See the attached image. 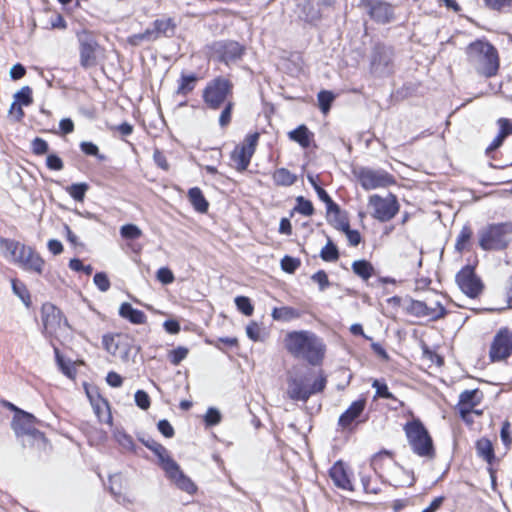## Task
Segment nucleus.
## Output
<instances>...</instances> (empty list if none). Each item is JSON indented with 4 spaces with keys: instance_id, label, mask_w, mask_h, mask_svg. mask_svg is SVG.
<instances>
[{
    "instance_id": "f257e3e1",
    "label": "nucleus",
    "mask_w": 512,
    "mask_h": 512,
    "mask_svg": "<svg viewBox=\"0 0 512 512\" xmlns=\"http://www.w3.org/2000/svg\"><path fill=\"white\" fill-rule=\"evenodd\" d=\"M201 98L209 110H221L218 124L226 129L232 122L236 106L234 101V83L228 76L218 75L210 79L201 91Z\"/></svg>"
},
{
    "instance_id": "f03ea898",
    "label": "nucleus",
    "mask_w": 512,
    "mask_h": 512,
    "mask_svg": "<svg viewBox=\"0 0 512 512\" xmlns=\"http://www.w3.org/2000/svg\"><path fill=\"white\" fill-rule=\"evenodd\" d=\"M283 345L292 358L311 366H320L324 361L326 345L323 339L312 331H289L284 336Z\"/></svg>"
},
{
    "instance_id": "7ed1b4c3",
    "label": "nucleus",
    "mask_w": 512,
    "mask_h": 512,
    "mask_svg": "<svg viewBox=\"0 0 512 512\" xmlns=\"http://www.w3.org/2000/svg\"><path fill=\"white\" fill-rule=\"evenodd\" d=\"M467 62L476 73L486 79L498 75L500 55L497 48L486 38L476 39L465 48Z\"/></svg>"
},
{
    "instance_id": "20e7f679",
    "label": "nucleus",
    "mask_w": 512,
    "mask_h": 512,
    "mask_svg": "<svg viewBox=\"0 0 512 512\" xmlns=\"http://www.w3.org/2000/svg\"><path fill=\"white\" fill-rule=\"evenodd\" d=\"M0 248L5 257H9L14 264L25 271L39 275L43 273L45 261L34 247L14 239L0 237Z\"/></svg>"
},
{
    "instance_id": "39448f33",
    "label": "nucleus",
    "mask_w": 512,
    "mask_h": 512,
    "mask_svg": "<svg viewBox=\"0 0 512 512\" xmlns=\"http://www.w3.org/2000/svg\"><path fill=\"white\" fill-rule=\"evenodd\" d=\"M403 430L414 454L427 459L436 456L433 439L419 418L408 421Z\"/></svg>"
},
{
    "instance_id": "423d86ee",
    "label": "nucleus",
    "mask_w": 512,
    "mask_h": 512,
    "mask_svg": "<svg viewBox=\"0 0 512 512\" xmlns=\"http://www.w3.org/2000/svg\"><path fill=\"white\" fill-rule=\"evenodd\" d=\"M370 467L381 480L395 487L403 484L397 478V473L403 471V467L396 461V453L392 450L382 449L374 453L370 458Z\"/></svg>"
},
{
    "instance_id": "0eeeda50",
    "label": "nucleus",
    "mask_w": 512,
    "mask_h": 512,
    "mask_svg": "<svg viewBox=\"0 0 512 512\" xmlns=\"http://www.w3.org/2000/svg\"><path fill=\"white\" fill-rule=\"evenodd\" d=\"M483 400L484 393L479 388L466 389L459 394L454 411L467 427L474 425L475 417L482 418L484 415V409L480 407Z\"/></svg>"
},
{
    "instance_id": "6e6552de",
    "label": "nucleus",
    "mask_w": 512,
    "mask_h": 512,
    "mask_svg": "<svg viewBox=\"0 0 512 512\" xmlns=\"http://www.w3.org/2000/svg\"><path fill=\"white\" fill-rule=\"evenodd\" d=\"M511 234V223L488 224L478 233V245L484 251H502L509 246Z\"/></svg>"
},
{
    "instance_id": "1a4fd4ad",
    "label": "nucleus",
    "mask_w": 512,
    "mask_h": 512,
    "mask_svg": "<svg viewBox=\"0 0 512 512\" xmlns=\"http://www.w3.org/2000/svg\"><path fill=\"white\" fill-rule=\"evenodd\" d=\"M353 175L366 191L386 189L397 184L396 178L384 169L359 167L353 170Z\"/></svg>"
},
{
    "instance_id": "9d476101",
    "label": "nucleus",
    "mask_w": 512,
    "mask_h": 512,
    "mask_svg": "<svg viewBox=\"0 0 512 512\" xmlns=\"http://www.w3.org/2000/svg\"><path fill=\"white\" fill-rule=\"evenodd\" d=\"M440 295L435 294L434 298H426L424 300H411L407 313L417 318H425L428 321H438L445 318L448 310L439 299Z\"/></svg>"
},
{
    "instance_id": "9b49d317",
    "label": "nucleus",
    "mask_w": 512,
    "mask_h": 512,
    "mask_svg": "<svg viewBox=\"0 0 512 512\" xmlns=\"http://www.w3.org/2000/svg\"><path fill=\"white\" fill-rule=\"evenodd\" d=\"M368 206L372 209L371 216L382 223L391 221L400 211V203L394 193L386 196L372 194L368 197Z\"/></svg>"
},
{
    "instance_id": "f8f14e48",
    "label": "nucleus",
    "mask_w": 512,
    "mask_h": 512,
    "mask_svg": "<svg viewBox=\"0 0 512 512\" xmlns=\"http://www.w3.org/2000/svg\"><path fill=\"white\" fill-rule=\"evenodd\" d=\"M260 139V133L255 131L248 133L242 142L237 144L230 153L231 166L237 172H244L247 170L251 163V159L255 154L258 142Z\"/></svg>"
},
{
    "instance_id": "ddd939ff",
    "label": "nucleus",
    "mask_w": 512,
    "mask_h": 512,
    "mask_svg": "<svg viewBox=\"0 0 512 512\" xmlns=\"http://www.w3.org/2000/svg\"><path fill=\"white\" fill-rule=\"evenodd\" d=\"M134 338L128 333H106L102 336L104 350L123 362H128L133 350Z\"/></svg>"
},
{
    "instance_id": "4468645a",
    "label": "nucleus",
    "mask_w": 512,
    "mask_h": 512,
    "mask_svg": "<svg viewBox=\"0 0 512 512\" xmlns=\"http://www.w3.org/2000/svg\"><path fill=\"white\" fill-rule=\"evenodd\" d=\"M79 43V62L82 68L88 69L98 64V54L101 46L98 43L94 32L82 29L76 32Z\"/></svg>"
},
{
    "instance_id": "2eb2a0df",
    "label": "nucleus",
    "mask_w": 512,
    "mask_h": 512,
    "mask_svg": "<svg viewBox=\"0 0 512 512\" xmlns=\"http://www.w3.org/2000/svg\"><path fill=\"white\" fill-rule=\"evenodd\" d=\"M211 57L227 66L241 60L246 52V47L235 40H219L209 46Z\"/></svg>"
},
{
    "instance_id": "dca6fc26",
    "label": "nucleus",
    "mask_w": 512,
    "mask_h": 512,
    "mask_svg": "<svg viewBox=\"0 0 512 512\" xmlns=\"http://www.w3.org/2000/svg\"><path fill=\"white\" fill-rule=\"evenodd\" d=\"M37 418L26 411L14 415L11 422V427L17 437H29L33 441L43 444L47 443L45 434L37 429Z\"/></svg>"
},
{
    "instance_id": "f3484780",
    "label": "nucleus",
    "mask_w": 512,
    "mask_h": 512,
    "mask_svg": "<svg viewBox=\"0 0 512 512\" xmlns=\"http://www.w3.org/2000/svg\"><path fill=\"white\" fill-rule=\"evenodd\" d=\"M488 355L492 363L507 361L512 357V330L509 327L504 326L496 331Z\"/></svg>"
},
{
    "instance_id": "a211bd4d",
    "label": "nucleus",
    "mask_w": 512,
    "mask_h": 512,
    "mask_svg": "<svg viewBox=\"0 0 512 512\" xmlns=\"http://www.w3.org/2000/svg\"><path fill=\"white\" fill-rule=\"evenodd\" d=\"M476 265L477 262L463 266L455 276L459 289L471 299L478 298L484 290V283L475 272Z\"/></svg>"
},
{
    "instance_id": "6ab92c4d",
    "label": "nucleus",
    "mask_w": 512,
    "mask_h": 512,
    "mask_svg": "<svg viewBox=\"0 0 512 512\" xmlns=\"http://www.w3.org/2000/svg\"><path fill=\"white\" fill-rule=\"evenodd\" d=\"M367 405V397L361 394L349 407L339 416L338 426L343 431H353L359 424L365 423L367 418H361Z\"/></svg>"
},
{
    "instance_id": "aec40b11",
    "label": "nucleus",
    "mask_w": 512,
    "mask_h": 512,
    "mask_svg": "<svg viewBox=\"0 0 512 512\" xmlns=\"http://www.w3.org/2000/svg\"><path fill=\"white\" fill-rule=\"evenodd\" d=\"M41 320L43 335L51 344L54 343V339H57V330L61 325V310L52 303H44L41 307Z\"/></svg>"
},
{
    "instance_id": "412c9836",
    "label": "nucleus",
    "mask_w": 512,
    "mask_h": 512,
    "mask_svg": "<svg viewBox=\"0 0 512 512\" xmlns=\"http://www.w3.org/2000/svg\"><path fill=\"white\" fill-rule=\"evenodd\" d=\"M474 449L477 458L487 465L490 476L494 478L500 459L496 455L493 441L487 436H482L475 441Z\"/></svg>"
},
{
    "instance_id": "4be33fe9",
    "label": "nucleus",
    "mask_w": 512,
    "mask_h": 512,
    "mask_svg": "<svg viewBox=\"0 0 512 512\" xmlns=\"http://www.w3.org/2000/svg\"><path fill=\"white\" fill-rule=\"evenodd\" d=\"M86 394L100 423L112 425L113 417L108 400L102 396L98 387L86 388Z\"/></svg>"
},
{
    "instance_id": "5701e85b",
    "label": "nucleus",
    "mask_w": 512,
    "mask_h": 512,
    "mask_svg": "<svg viewBox=\"0 0 512 512\" xmlns=\"http://www.w3.org/2000/svg\"><path fill=\"white\" fill-rule=\"evenodd\" d=\"M163 471L165 472L166 477L180 490L185 491L188 494H194L197 491L195 483L184 474L175 460L170 462Z\"/></svg>"
},
{
    "instance_id": "b1692460",
    "label": "nucleus",
    "mask_w": 512,
    "mask_h": 512,
    "mask_svg": "<svg viewBox=\"0 0 512 512\" xmlns=\"http://www.w3.org/2000/svg\"><path fill=\"white\" fill-rule=\"evenodd\" d=\"M329 476L333 481L334 485L339 489L346 491H354L351 473L344 461H336L329 469Z\"/></svg>"
},
{
    "instance_id": "393cba45",
    "label": "nucleus",
    "mask_w": 512,
    "mask_h": 512,
    "mask_svg": "<svg viewBox=\"0 0 512 512\" xmlns=\"http://www.w3.org/2000/svg\"><path fill=\"white\" fill-rule=\"evenodd\" d=\"M365 7L370 17L379 23H388L394 18V9L391 4L383 1L367 0Z\"/></svg>"
},
{
    "instance_id": "a878e982",
    "label": "nucleus",
    "mask_w": 512,
    "mask_h": 512,
    "mask_svg": "<svg viewBox=\"0 0 512 512\" xmlns=\"http://www.w3.org/2000/svg\"><path fill=\"white\" fill-rule=\"evenodd\" d=\"M153 28H150V32L154 40L161 37L171 38L175 35L177 23L172 17L158 18L153 22Z\"/></svg>"
},
{
    "instance_id": "bb28decb",
    "label": "nucleus",
    "mask_w": 512,
    "mask_h": 512,
    "mask_svg": "<svg viewBox=\"0 0 512 512\" xmlns=\"http://www.w3.org/2000/svg\"><path fill=\"white\" fill-rule=\"evenodd\" d=\"M287 137L290 141L297 143L302 149H308L312 145L315 146V135L305 124H301L289 131Z\"/></svg>"
},
{
    "instance_id": "cd10ccee",
    "label": "nucleus",
    "mask_w": 512,
    "mask_h": 512,
    "mask_svg": "<svg viewBox=\"0 0 512 512\" xmlns=\"http://www.w3.org/2000/svg\"><path fill=\"white\" fill-rule=\"evenodd\" d=\"M200 77L195 73L181 72L176 81L175 95L181 97H188L196 89Z\"/></svg>"
},
{
    "instance_id": "c85d7f7f",
    "label": "nucleus",
    "mask_w": 512,
    "mask_h": 512,
    "mask_svg": "<svg viewBox=\"0 0 512 512\" xmlns=\"http://www.w3.org/2000/svg\"><path fill=\"white\" fill-rule=\"evenodd\" d=\"M474 245V230L469 223H466L462 226L459 231L454 249L459 254H463L464 252H470Z\"/></svg>"
},
{
    "instance_id": "c756f323",
    "label": "nucleus",
    "mask_w": 512,
    "mask_h": 512,
    "mask_svg": "<svg viewBox=\"0 0 512 512\" xmlns=\"http://www.w3.org/2000/svg\"><path fill=\"white\" fill-rule=\"evenodd\" d=\"M309 387L302 379L291 377L288 379L287 394L291 400L294 401H307L312 391H308Z\"/></svg>"
},
{
    "instance_id": "7c9ffc66",
    "label": "nucleus",
    "mask_w": 512,
    "mask_h": 512,
    "mask_svg": "<svg viewBox=\"0 0 512 512\" xmlns=\"http://www.w3.org/2000/svg\"><path fill=\"white\" fill-rule=\"evenodd\" d=\"M119 316L134 325H143L147 322L146 314L140 310L134 308L130 303L123 302L119 307Z\"/></svg>"
},
{
    "instance_id": "2f4dec72",
    "label": "nucleus",
    "mask_w": 512,
    "mask_h": 512,
    "mask_svg": "<svg viewBox=\"0 0 512 512\" xmlns=\"http://www.w3.org/2000/svg\"><path fill=\"white\" fill-rule=\"evenodd\" d=\"M142 443L157 456L159 465L162 469L167 467L170 462L174 461L170 456L169 451L158 441L154 439H147L142 440Z\"/></svg>"
},
{
    "instance_id": "473e14b6",
    "label": "nucleus",
    "mask_w": 512,
    "mask_h": 512,
    "mask_svg": "<svg viewBox=\"0 0 512 512\" xmlns=\"http://www.w3.org/2000/svg\"><path fill=\"white\" fill-rule=\"evenodd\" d=\"M326 217L329 223L336 229H340L343 223H349V216L346 211H343L340 206L334 201L332 207H326Z\"/></svg>"
},
{
    "instance_id": "72a5a7b5",
    "label": "nucleus",
    "mask_w": 512,
    "mask_h": 512,
    "mask_svg": "<svg viewBox=\"0 0 512 512\" xmlns=\"http://www.w3.org/2000/svg\"><path fill=\"white\" fill-rule=\"evenodd\" d=\"M187 198L196 212L201 214L208 212L209 202L199 187L190 188L187 192Z\"/></svg>"
},
{
    "instance_id": "f704fd0d",
    "label": "nucleus",
    "mask_w": 512,
    "mask_h": 512,
    "mask_svg": "<svg viewBox=\"0 0 512 512\" xmlns=\"http://www.w3.org/2000/svg\"><path fill=\"white\" fill-rule=\"evenodd\" d=\"M271 177L274 185L278 187H289L297 182V175L284 167L275 169Z\"/></svg>"
},
{
    "instance_id": "c9c22d12",
    "label": "nucleus",
    "mask_w": 512,
    "mask_h": 512,
    "mask_svg": "<svg viewBox=\"0 0 512 512\" xmlns=\"http://www.w3.org/2000/svg\"><path fill=\"white\" fill-rule=\"evenodd\" d=\"M302 314V311L292 306H282L273 308L271 316L276 321L290 322L300 318Z\"/></svg>"
},
{
    "instance_id": "e433bc0d",
    "label": "nucleus",
    "mask_w": 512,
    "mask_h": 512,
    "mask_svg": "<svg viewBox=\"0 0 512 512\" xmlns=\"http://www.w3.org/2000/svg\"><path fill=\"white\" fill-rule=\"evenodd\" d=\"M391 54L392 52H389L383 44L375 45L371 55V66L387 67L391 63Z\"/></svg>"
},
{
    "instance_id": "4c0bfd02",
    "label": "nucleus",
    "mask_w": 512,
    "mask_h": 512,
    "mask_svg": "<svg viewBox=\"0 0 512 512\" xmlns=\"http://www.w3.org/2000/svg\"><path fill=\"white\" fill-rule=\"evenodd\" d=\"M351 267L353 273L363 281H368L375 274L374 266L365 259L354 261Z\"/></svg>"
},
{
    "instance_id": "58836bf2",
    "label": "nucleus",
    "mask_w": 512,
    "mask_h": 512,
    "mask_svg": "<svg viewBox=\"0 0 512 512\" xmlns=\"http://www.w3.org/2000/svg\"><path fill=\"white\" fill-rule=\"evenodd\" d=\"M372 387L375 388L374 400L377 399H388L398 403L400 408L405 406V403L399 400L393 393H391L388 389V386L385 382L379 381L378 379H374L372 382Z\"/></svg>"
},
{
    "instance_id": "ea45409f",
    "label": "nucleus",
    "mask_w": 512,
    "mask_h": 512,
    "mask_svg": "<svg viewBox=\"0 0 512 512\" xmlns=\"http://www.w3.org/2000/svg\"><path fill=\"white\" fill-rule=\"evenodd\" d=\"M52 347L54 350L55 360L57 362V365L59 366L61 372L67 376L70 379H75L77 370L73 363L70 361H65L63 356L60 353L59 348L55 345V343H52Z\"/></svg>"
},
{
    "instance_id": "a19ab883",
    "label": "nucleus",
    "mask_w": 512,
    "mask_h": 512,
    "mask_svg": "<svg viewBox=\"0 0 512 512\" xmlns=\"http://www.w3.org/2000/svg\"><path fill=\"white\" fill-rule=\"evenodd\" d=\"M90 186L86 182L73 183L65 188L69 196L77 202H83Z\"/></svg>"
},
{
    "instance_id": "79ce46f5",
    "label": "nucleus",
    "mask_w": 512,
    "mask_h": 512,
    "mask_svg": "<svg viewBox=\"0 0 512 512\" xmlns=\"http://www.w3.org/2000/svg\"><path fill=\"white\" fill-rule=\"evenodd\" d=\"M295 200H296V205L294 206V208L291 212V215L293 214V212H297L306 217H310V216L314 215L315 208H314L313 203L310 200L306 199L303 196H297Z\"/></svg>"
},
{
    "instance_id": "37998d69",
    "label": "nucleus",
    "mask_w": 512,
    "mask_h": 512,
    "mask_svg": "<svg viewBox=\"0 0 512 512\" xmlns=\"http://www.w3.org/2000/svg\"><path fill=\"white\" fill-rule=\"evenodd\" d=\"M320 257L325 262H336L339 260V250L330 237H328L326 245L321 249Z\"/></svg>"
},
{
    "instance_id": "c03bdc74",
    "label": "nucleus",
    "mask_w": 512,
    "mask_h": 512,
    "mask_svg": "<svg viewBox=\"0 0 512 512\" xmlns=\"http://www.w3.org/2000/svg\"><path fill=\"white\" fill-rule=\"evenodd\" d=\"M359 476L365 493L377 495L381 492V487L378 481L376 479H372L371 475L365 472H360Z\"/></svg>"
},
{
    "instance_id": "a18cd8bd",
    "label": "nucleus",
    "mask_w": 512,
    "mask_h": 512,
    "mask_svg": "<svg viewBox=\"0 0 512 512\" xmlns=\"http://www.w3.org/2000/svg\"><path fill=\"white\" fill-rule=\"evenodd\" d=\"M500 439L506 452L512 448V423L505 419L500 427Z\"/></svg>"
},
{
    "instance_id": "49530a36",
    "label": "nucleus",
    "mask_w": 512,
    "mask_h": 512,
    "mask_svg": "<svg viewBox=\"0 0 512 512\" xmlns=\"http://www.w3.org/2000/svg\"><path fill=\"white\" fill-rule=\"evenodd\" d=\"M317 100L319 109L323 114L326 115L332 107V103L335 100V95L329 90H321L317 94Z\"/></svg>"
},
{
    "instance_id": "de8ad7c7",
    "label": "nucleus",
    "mask_w": 512,
    "mask_h": 512,
    "mask_svg": "<svg viewBox=\"0 0 512 512\" xmlns=\"http://www.w3.org/2000/svg\"><path fill=\"white\" fill-rule=\"evenodd\" d=\"M13 292L26 304L29 305L31 302V295L27 286L18 279L11 280Z\"/></svg>"
},
{
    "instance_id": "09e8293b",
    "label": "nucleus",
    "mask_w": 512,
    "mask_h": 512,
    "mask_svg": "<svg viewBox=\"0 0 512 512\" xmlns=\"http://www.w3.org/2000/svg\"><path fill=\"white\" fill-rule=\"evenodd\" d=\"M189 354V349L184 346H178L167 353V358L173 366H178Z\"/></svg>"
},
{
    "instance_id": "8fccbe9b",
    "label": "nucleus",
    "mask_w": 512,
    "mask_h": 512,
    "mask_svg": "<svg viewBox=\"0 0 512 512\" xmlns=\"http://www.w3.org/2000/svg\"><path fill=\"white\" fill-rule=\"evenodd\" d=\"M338 231L343 232L348 240V244L350 246L356 247L358 246L362 241V236L358 230L351 229L350 222L349 223H343L342 227L338 229Z\"/></svg>"
},
{
    "instance_id": "3c124183",
    "label": "nucleus",
    "mask_w": 512,
    "mask_h": 512,
    "mask_svg": "<svg viewBox=\"0 0 512 512\" xmlns=\"http://www.w3.org/2000/svg\"><path fill=\"white\" fill-rule=\"evenodd\" d=\"M484 5L495 12L505 13L512 9V0H483Z\"/></svg>"
},
{
    "instance_id": "603ef678",
    "label": "nucleus",
    "mask_w": 512,
    "mask_h": 512,
    "mask_svg": "<svg viewBox=\"0 0 512 512\" xmlns=\"http://www.w3.org/2000/svg\"><path fill=\"white\" fill-rule=\"evenodd\" d=\"M120 235L125 240H136L142 237V230L135 224H125L120 228Z\"/></svg>"
},
{
    "instance_id": "864d4df0",
    "label": "nucleus",
    "mask_w": 512,
    "mask_h": 512,
    "mask_svg": "<svg viewBox=\"0 0 512 512\" xmlns=\"http://www.w3.org/2000/svg\"><path fill=\"white\" fill-rule=\"evenodd\" d=\"M281 269L289 274H293L300 266L301 260L289 255H285L280 262Z\"/></svg>"
},
{
    "instance_id": "5fc2aeb1",
    "label": "nucleus",
    "mask_w": 512,
    "mask_h": 512,
    "mask_svg": "<svg viewBox=\"0 0 512 512\" xmlns=\"http://www.w3.org/2000/svg\"><path fill=\"white\" fill-rule=\"evenodd\" d=\"M237 309L245 316H251L254 312V306L250 298L246 296H237L234 300Z\"/></svg>"
},
{
    "instance_id": "6e6d98bb",
    "label": "nucleus",
    "mask_w": 512,
    "mask_h": 512,
    "mask_svg": "<svg viewBox=\"0 0 512 512\" xmlns=\"http://www.w3.org/2000/svg\"><path fill=\"white\" fill-rule=\"evenodd\" d=\"M127 43L131 46H139L145 41H155L152 33L150 32V28L146 29L142 33L133 34L127 37Z\"/></svg>"
},
{
    "instance_id": "4d7b16f0",
    "label": "nucleus",
    "mask_w": 512,
    "mask_h": 512,
    "mask_svg": "<svg viewBox=\"0 0 512 512\" xmlns=\"http://www.w3.org/2000/svg\"><path fill=\"white\" fill-rule=\"evenodd\" d=\"M15 101L20 105L29 106L33 102L32 90L29 86L22 87L15 94Z\"/></svg>"
},
{
    "instance_id": "13d9d810",
    "label": "nucleus",
    "mask_w": 512,
    "mask_h": 512,
    "mask_svg": "<svg viewBox=\"0 0 512 512\" xmlns=\"http://www.w3.org/2000/svg\"><path fill=\"white\" fill-rule=\"evenodd\" d=\"M32 153L36 156H42L49 150V145L46 140L40 137H35L31 142Z\"/></svg>"
},
{
    "instance_id": "bf43d9fd",
    "label": "nucleus",
    "mask_w": 512,
    "mask_h": 512,
    "mask_svg": "<svg viewBox=\"0 0 512 512\" xmlns=\"http://www.w3.org/2000/svg\"><path fill=\"white\" fill-rule=\"evenodd\" d=\"M93 281L97 288L102 291L106 292L110 289L111 283L106 273L104 272H97L94 275Z\"/></svg>"
},
{
    "instance_id": "052dcab7",
    "label": "nucleus",
    "mask_w": 512,
    "mask_h": 512,
    "mask_svg": "<svg viewBox=\"0 0 512 512\" xmlns=\"http://www.w3.org/2000/svg\"><path fill=\"white\" fill-rule=\"evenodd\" d=\"M136 405L142 410H147L151 405V400L148 393L144 390H137L135 393Z\"/></svg>"
},
{
    "instance_id": "680f3d73",
    "label": "nucleus",
    "mask_w": 512,
    "mask_h": 512,
    "mask_svg": "<svg viewBox=\"0 0 512 512\" xmlns=\"http://www.w3.org/2000/svg\"><path fill=\"white\" fill-rule=\"evenodd\" d=\"M311 279L319 285L321 291L327 289L330 286L328 275L324 270H319L314 273Z\"/></svg>"
},
{
    "instance_id": "e2e57ef3",
    "label": "nucleus",
    "mask_w": 512,
    "mask_h": 512,
    "mask_svg": "<svg viewBox=\"0 0 512 512\" xmlns=\"http://www.w3.org/2000/svg\"><path fill=\"white\" fill-rule=\"evenodd\" d=\"M423 356L438 367L444 364V358L437 352L431 350L428 346L423 348Z\"/></svg>"
},
{
    "instance_id": "0e129e2a",
    "label": "nucleus",
    "mask_w": 512,
    "mask_h": 512,
    "mask_svg": "<svg viewBox=\"0 0 512 512\" xmlns=\"http://www.w3.org/2000/svg\"><path fill=\"white\" fill-rule=\"evenodd\" d=\"M504 135L497 133L496 137L492 140V142L489 144V146L485 150V154L490 157L494 158L493 153L503 145L505 139Z\"/></svg>"
},
{
    "instance_id": "69168bd1",
    "label": "nucleus",
    "mask_w": 512,
    "mask_h": 512,
    "mask_svg": "<svg viewBox=\"0 0 512 512\" xmlns=\"http://www.w3.org/2000/svg\"><path fill=\"white\" fill-rule=\"evenodd\" d=\"M80 148H81V151L86 155L95 156L99 160L104 159V156L99 154V148L97 147V145L92 142H82L80 144Z\"/></svg>"
},
{
    "instance_id": "338daca9",
    "label": "nucleus",
    "mask_w": 512,
    "mask_h": 512,
    "mask_svg": "<svg viewBox=\"0 0 512 512\" xmlns=\"http://www.w3.org/2000/svg\"><path fill=\"white\" fill-rule=\"evenodd\" d=\"M46 166L49 170L60 171L64 167L62 159L56 154H49L46 158Z\"/></svg>"
},
{
    "instance_id": "774afa93",
    "label": "nucleus",
    "mask_w": 512,
    "mask_h": 512,
    "mask_svg": "<svg viewBox=\"0 0 512 512\" xmlns=\"http://www.w3.org/2000/svg\"><path fill=\"white\" fill-rule=\"evenodd\" d=\"M497 125L499 128L498 133L505 137L512 136V120L508 118H499L497 120Z\"/></svg>"
}]
</instances>
